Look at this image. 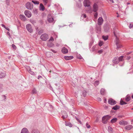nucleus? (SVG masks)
Instances as JSON below:
<instances>
[{"instance_id":"1","label":"nucleus","mask_w":133,"mask_h":133,"mask_svg":"<svg viewBox=\"0 0 133 133\" xmlns=\"http://www.w3.org/2000/svg\"><path fill=\"white\" fill-rule=\"evenodd\" d=\"M47 20L50 23H54L55 21L54 19L53 16L50 14L48 16Z\"/></svg>"},{"instance_id":"2","label":"nucleus","mask_w":133,"mask_h":133,"mask_svg":"<svg viewBox=\"0 0 133 133\" xmlns=\"http://www.w3.org/2000/svg\"><path fill=\"white\" fill-rule=\"evenodd\" d=\"M25 6L26 8L28 10H31L33 9V5L30 2H27L25 4Z\"/></svg>"},{"instance_id":"3","label":"nucleus","mask_w":133,"mask_h":133,"mask_svg":"<svg viewBox=\"0 0 133 133\" xmlns=\"http://www.w3.org/2000/svg\"><path fill=\"white\" fill-rule=\"evenodd\" d=\"M110 117L111 116L108 115L103 116L102 118L103 123L104 124L107 123L108 120L110 118Z\"/></svg>"},{"instance_id":"4","label":"nucleus","mask_w":133,"mask_h":133,"mask_svg":"<svg viewBox=\"0 0 133 133\" xmlns=\"http://www.w3.org/2000/svg\"><path fill=\"white\" fill-rule=\"evenodd\" d=\"M41 39L43 41H46L49 38L48 35L46 34L42 35L40 37Z\"/></svg>"},{"instance_id":"5","label":"nucleus","mask_w":133,"mask_h":133,"mask_svg":"<svg viewBox=\"0 0 133 133\" xmlns=\"http://www.w3.org/2000/svg\"><path fill=\"white\" fill-rule=\"evenodd\" d=\"M24 14L26 17L28 18H30L32 15L31 12L29 10H26L24 12Z\"/></svg>"},{"instance_id":"6","label":"nucleus","mask_w":133,"mask_h":133,"mask_svg":"<svg viewBox=\"0 0 133 133\" xmlns=\"http://www.w3.org/2000/svg\"><path fill=\"white\" fill-rule=\"evenodd\" d=\"M26 28L27 30L30 32L31 33L33 32V30L30 24H27L26 25Z\"/></svg>"},{"instance_id":"7","label":"nucleus","mask_w":133,"mask_h":133,"mask_svg":"<svg viewBox=\"0 0 133 133\" xmlns=\"http://www.w3.org/2000/svg\"><path fill=\"white\" fill-rule=\"evenodd\" d=\"M84 6L85 7H89L90 6V2L89 0H84L83 2Z\"/></svg>"},{"instance_id":"8","label":"nucleus","mask_w":133,"mask_h":133,"mask_svg":"<svg viewBox=\"0 0 133 133\" xmlns=\"http://www.w3.org/2000/svg\"><path fill=\"white\" fill-rule=\"evenodd\" d=\"M108 103L111 105H114L116 103V102L112 98H110L109 99Z\"/></svg>"},{"instance_id":"9","label":"nucleus","mask_w":133,"mask_h":133,"mask_svg":"<svg viewBox=\"0 0 133 133\" xmlns=\"http://www.w3.org/2000/svg\"><path fill=\"white\" fill-rule=\"evenodd\" d=\"M110 26L108 24H106L104 25V29L105 32H108Z\"/></svg>"},{"instance_id":"10","label":"nucleus","mask_w":133,"mask_h":133,"mask_svg":"<svg viewBox=\"0 0 133 133\" xmlns=\"http://www.w3.org/2000/svg\"><path fill=\"white\" fill-rule=\"evenodd\" d=\"M103 20L102 17H99L98 19V23L99 25H101L103 23Z\"/></svg>"},{"instance_id":"11","label":"nucleus","mask_w":133,"mask_h":133,"mask_svg":"<svg viewBox=\"0 0 133 133\" xmlns=\"http://www.w3.org/2000/svg\"><path fill=\"white\" fill-rule=\"evenodd\" d=\"M119 124L121 125H127L128 123L127 121L122 120L119 122Z\"/></svg>"},{"instance_id":"12","label":"nucleus","mask_w":133,"mask_h":133,"mask_svg":"<svg viewBox=\"0 0 133 133\" xmlns=\"http://www.w3.org/2000/svg\"><path fill=\"white\" fill-rule=\"evenodd\" d=\"M98 6L97 5L96 3H95L93 6V11L96 12L98 9Z\"/></svg>"},{"instance_id":"13","label":"nucleus","mask_w":133,"mask_h":133,"mask_svg":"<svg viewBox=\"0 0 133 133\" xmlns=\"http://www.w3.org/2000/svg\"><path fill=\"white\" fill-rule=\"evenodd\" d=\"M62 118H67L68 117V115L66 113V112L64 111H63L62 112Z\"/></svg>"},{"instance_id":"14","label":"nucleus","mask_w":133,"mask_h":133,"mask_svg":"<svg viewBox=\"0 0 133 133\" xmlns=\"http://www.w3.org/2000/svg\"><path fill=\"white\" fill-rule=\"evenodd\" d=\"M133 127V126L132 125H130L125 126L124 129L127 130H129L131 129Z\"/></svg>"},{"instance_id":"15","label":"nucleus","mask_w":133,"mask_h":133,"mask_svg":"<svg viewBox=\"0 0 133 133\" xmlns=\"http://www.w3.org/2000/svg\"><path fill=\"white\" fill-rule=\"evenodd\" d=\"M113 62L115 64H117L119 62V61L118 59V57H115L113 60Z\"/></svg>"},{"instance_id":"16","label":"nucleus","mask_w":133,"mask_h":133,"mask_svg":"<svg viewBox=\"0 0 133 133\" xmlns=\"http://www.w3.org/2000/svg\"><path fill=\"white\" fill-rule=\"evenodd\" d=\"M21 133H29V132L27 129L24 128L22 129Z\"/></svg>"},{"instance_id":"17","label":"nucleus","mask_w":133,"mask_h":133,"mask_svg":"<svg viewBox=\"0 0 133 133\" xmlns=\"http://www.w3.org/2000/svg\"><path fill=\"white\" fill-rule=\"evenodd\" d=\"M64 58L66 60H68L73 59L74 58V57L72 56H64Z\"/></svg>"},{"instance_id":"18","label":"nucleus","mask_w":133,"mask_h":133,"mask_svg":"<svg viewBox=\"0 0 133 133\" xmlns=\"http://www.w3.org/2000/svg\"><path fill=\"white\" fill-rule=\"evenodd\" d=\"M62 51L64 54H66L68 53V50L66 48L63 47L62 49Z\"/></svg>"},{"instance_id":"19","label":"nucleus","mask_w":133,"mask_h":133,"mask_svg":"<svg viewBox=\"0 0 133 133\" xmlns=\"http://www.w3.org/2000/svg\"><path fill=\"white\" fill-rule=\"evenodd\" d=\"M6 73L4 72L0 73V78H3L6 76Z\"/></svg>"},{"instance_id":"20","label":"nucleus","mask_w":133,"mask_h":133,"mask_svg":"<svg viewBox=\"0 0 133 133\" xmlns=\"http://www.w3.org/2000/svg\"><path fill=\"white\" fill-rule=\"evenodd\" d=\"M114 35H115V36H116V45H117V48H120V47H121V45L120 46H119L118 45V39L117 38V37L116 36V35L115 34V32H114Z\"/></svg>"},{"instance_id":"21","label":"nucleus","mask_w":133,"mask_h":133,"mask_svg":"<svg viewBox=\"0 0 133 133\" xmlns=\"http://www.w3.org/2000/svg\"><path fill=\"white\" fill-rule=\"evenodd\" d=\"M19 17L22 21H25L26 20V18L24 15H21L19 16Z\"/></svg>"},{"instance_id":"22","label":"nucleus","mask_w":133,"mask_h":133,"mask_svg":"<svg viewBox=\"0 0 133 133\" xmlns=\"http://www.w3.org/2000/svg\"><path fill=\"white\" fill-rule=\"evenodd\" d=\"M45 9L42 3H41L40 5L39 9L40 10L43 11Z\"/></svg>"},{"instance_id":"23","label":"nucleus","mask_w":133,"mask_h":133,"mask_svg":"<svg viewBox=\"0 0 133 133\" xmlns=\"http://www.w3.org/2000/svg\"><path fill=\"white\" fill-rule=\"evenodd\" d=\"M32 11L34 15H37L38 13V9L35 8H34L33 9Z\"/></svg>"},{"instance_id":"24","label":"nucleus","mask_w":133,"mask_h":133,"mask_svg":"<svg viewBox=\"0 0 133 133\" xmlns=\"http://www.w3.org/2000/svg\"><path fill=\"white\" fill-rule=\"evenodd\" d=\"M97 32L98 33H100L101 30V27L100 26H97L96 28Z\"/></svg>"},{"instance_id":"25","label":"nucleus","mask_w":133,"mask_h":133,"mask_svg":"<svg viewBox=\"0 0 133 133\" xmlns=\"http://www.w3.org/2000/svg\"><path fill=\"white\" fill-rule=\"evenodd\" d=\"M120 108V107L119 106L116 105L115 106L113 107L112 108V109L115 110H116L119 109Z\"/></svg>"},{"instance_id":"26","label":"nucleus","mask_w":133,"mask_h":133,"mask_svg":"<svg viewBox=\"0 0 133 133\" xmlns=\"http://www.w3.org/2000/svg\"><path fill=\"white\" fill-rule=\"evenodd\" d=\"M100 92L101 95H103L105 94V91L104 89L103 88L101 89V90Z\"/></svg>"},{"instance_id":"27","label":"nucleus","mask_w":133,"mask_h":133,"mask_svg":"<svg viewBox=\"0 0 133 133\" xmlns=\"http://www.w3.org/2000/svg\"><path fill=\"white\" fill-rule=\"evenodd\" d=\"M97 16H98L97 13V12H96L94 14V21L95 22H96L97 21Z\"/></svg>"},{"instance_id":"28","label":"nucleus","mask_w":133,"mask_h":133,"mask_svg":"<svg viewBox=\"0 0 133 133\" xmlns=\"http://www.w3.org/2000/svg\"><path fill=\"white\" fill-rule=\"evenodd\" d=\"M88 7V9L87 10V11L89 13H91L92 12V9L91 7L90 6Z\"/></svg>"},{"instance_id":"29","label":"nucleus","mask_w":133,"mask_h":133,"mask_svg":"<svg viewBox=\"0 0 133 133\" xmlns=\"http://www.w3.org/2000/svg\"><path fill=\"white\" fill-rule=\"evenodd\" d=\"M117 120V118H115L112 119L111 120V122L112 123H113L116 122Z\"/></svg>"},{"instance_id":"30","label":"nucleus","mask_w":133,"mask_h":133,"mask_svg":"<svg viewBox=\"0 0 133 133\" xmlns=\"http://www.w3.org/2000/svg\"><path fill=\"white\" fill-rule=\"evenodd\" d=\"M51 54V53L49 52H46V55L48 57L50 56Z\"/></svg>"},{"instance_id":"31","label":"nucleus","mask_w":133,"mask_h":133,"mask_svg":"<svg viewBox=\"0 0 133 133\" xmlns=\"http://www.w3.org/2000/svg\"><path fill=\"white\" fill-rule=\"evenodd\" d=\"M65 125L70 127H71L72 126V124L70 122H66L65 123Z\"/></svg>"},{"instance_id":"32","label":"nucleus","mask_w":133,"mask_h":133,"mask_svg":"<svg viewBox=\"0 0 133 133\" xmlns=\"http://www.w3.org/2000/svg\"><path fill=\"white\" fill-rule=\"evenodd\" d=\"M48 110L50 111H52L53 110V108L52 106V105H49V107L48 108Z\"/></svg>"},{"instance_id":"33","label":"nucleus","mask_w":133,"mask_h":133,"mask_svg":"<svg viewBox=\"0 0 133 133\" xmlns=\"http://www.w3.org/2000/svg\"><path fill=\"white\" fill-rule=\"evenodd\" d=\"M48 45L50 47H51L53 46L54 44L51 42H48Z\"/></svg>"},{"instance_id":"34","label":"nucleus","mask_w":133,"mask_h":133,"mask_svg":"<svg viewBox=\"0 0 133 133\" xmlns=\"http://www.w3.org/2000/svg\"><path fill=\"white\" fill-rule=\"evenodd\" d=\"M29 73H30V74L32 75H35L36 74V72H34L31 71V70H30L29 71Z\"/></svg>"},{"instance_id":"35","label":"nucleus","mask_w":133,"mask_h":133,"mask_svg":"<svg viewBox=\"0 0 133 133\" xmlns=\"http://www.w3.org/2000/svg\"><path fill=\"white\" fill-rule=\"evenodd\" d=\"M130 99V97L128 96H127L125 98V100L127 102L129 101Z\"/></svg>"},{"instance_id":"36","label":"nucleus","mask_w":133,"mask_h":133,"mask_svg":"<svg viewBox=\"0 0 133 133\" xmlns=\"http://www.w3.org/2000/svg\"><path fill=\"white\" fill-rule=\"evenodd\" d=\"M32 2L35 4H38L39 3V2L36 1L32 0Z\"/></svg>"},{"instance_id":"37","label":"nucleus","mask_w":133,"mask_h":133,"mask_svg":"<svg viewBox=\"0 0 133 133\" xmlns=\"http://www.w3.org/2000/svg\"><path fill=\"white\" fill-rule=\"evenodd\" d=\"M102 37H103V39L104 40H106L108 39V36H102Z\"/></svg>"},{"instance_id":"38","label":"nucleus","mask_w":133,"mask_h":133,"mask_svg":"<svg viewBox=\"0 0 133 133\" xmlns=\"http://www.w3.org/2000/svg\"><path fill=\"white\" fill-rule=\"evenodd\" d=\"M44 5L46 4L48 2V0H42Z\"/></svg>"},{"instance_id":"39","label":"nucleus","mask_w":133,"mask_h":133,"mask_svg":"<svg viewBox=\"0 0 133 133\" xmlns=\"http://www.w3.org/2000/svg\"><path fill=\"white\" fill-rule=\"evenodd\" d=\"M99 84V82L98 81H96L94 83V85L95 86L98 85Z\"/></svg>"},{"instance_id":"40","label":"nucleus","mask_w":133,"mask_h":133,"mask_svg":"<svg viewBox=\"0 0 133 133\" xmlns=\"http://www.w3.org/2000/svg\"><path fill=\"white\" fill-rule=\"evenodd\" d=\"M123 56H121L119 57L118 58V59L119 61H119H122L123 59Z\"/></svg>"},{"instance_id":"41","label":"nucleus","mask_w":133,"mask_h":133,"mask_svg":"<svg viewBox=\"0 0 133 133\" xmlns=\"http://www.w3.org/2000/svg\"><path fill=\"white\" fill-rule=\"evenodd\" d=\"M86 17V15L85 14H83L82 15V16L81 17V18L82 19H83L84 18H85Z\"/></svg>"},{"instance_id":"42","label":"nucleus","mask_w":133,"mask_h":133,"mask_svg":"<svg viewBox=\"0 0 133 133\" xmlns=\"http://www.w3.org/2000/svg\"><path fill=\"white\" fill-rule=\"evenodd\" d=\"M108 130L110 132H112L113 131V129L110 127H108Z\"/></svg>"},{"instance_id":"43","label":"nucleus","mask_w":133,"mask_h":133,"mask_svg":"<svg viewBox=\"0 0 133 133\" xmlns=\"http://www.w3.org/2000/svg\"><path fill=\"white\" fill-rule=\"evenodd\" d=\"M32 133H40L39 131L37 130H33Z\"/></svg>"},{"instance_id":"44","label":"nucleus","mask_w":133,"mask_h":133,"mask_svg":"<svg viewBox=\"0 0 133 133\" xmlns=\"http://www.w3.org/2000/svg\"><path fill=\"white\" fill-rule=\"evenodd\" d=\"M120 104L121 105H123L126 104L127 103L121 100L120 101Z\"/></svg>"},{"instance_id":"45","label":"nucleus","mask_w":133,"mask_h":133,"mask_svg":"<svg viewBox=\"0 0 133 133\" xmlns=\"http://www.w3.org/2000/svg\"><path fill=\"white\" fill-rule=\"evenodd\" d=\"M86 91L85 90H84L82 92V95L84 96H85L86 94Z\"/></svg>"},{"instance_id":"46","label":"nucleus","mask_w":133,"mask_h":133,"mask_svg":"<svg viewBox=\"0 0 133 133\" xmlns=\"http://www.w3.org/2000/svg\"><path fill=\"white\" fill-rule=\"evenodd\" d=\"M54 41V39L52 37H51L49 40V42H52Z\"/></svg>"},{"instance_id":"47","label":"nucleus","mask_w":133,"mask_h":133,"mask_svg":"<svg viewBox=\"0 0 133 133\" xmlns=\"http://www.w3.org/2000/svg\"><path fill=\"white\" fill-rule=\"evenodd\" d=\"M32 93L33 94H36V89H34L32 91Z\"/></svg>"},{"instance_id":"48","label":"nucleus","mask_w":133,"mask_h":133,"mask_svg":"<svg viewBox=\"0 0 133 133\" xmlns=\"http://www.w3.org/2000/svg\"><path fill=\"white\" fill-rule=\"evenodd\" d=\"M43 32V30H39L38 32V33L39 34H40Z\"/></svg>"},{"instance_id":"49","label":"nucleus","mask_w":133,"mask_h":133,"mask_svg":"<svg viewBox=\"0 0 133 133\" xmlns=\"http://www.w3.org/2000/svg\"><path fill=\"white\" fill-rule=\"evenodd\" d=\"M86 126L87 128H89L90 127V125L88 124V123H87L86 124Z\"/></svg>"},{"instance_id":"50","label":"nucleus","mask_w":133,"mask_h":133,"mask_svg":"<svg viewBox=\"0 0 133 133\" xmlns=\"http://www.w3.org/2000/svg\"><path fill=\"white\" fill-rule=\"evenodd\" d=\"M26 69L28 72H29V70H31L29 66H27L26 67Z\"/></svg>"},{"instance_id":"51","label":"nucleus","mask_w":133,"mask_h":133,"mask_svg":"<svg viewBox=\"0 0 133 133\" xmlns=\"http://www.w3.org/2000/svg\"><path fill=\"white\" fill-rule=\"evenodd\" d=\"M12 47L14 49H16V46L14 44L12 45Z\"/></svg>"},{"instance_id":"52","label":"nucleus","mask_w":133,"mask_h":133,"mask_svg":"<svg viewBox=\"0 0 133 133\" xmlns=\"http://www.w3.org/2000/svg\"><path fill=\"white\" fill-rule=\"evenodd\" d=\"M103 42H100L99 43V45L100 46H101L103 44Z\"/></svg>"},{"instance_id":"53","label":"nucleus","mask_w":133,"mask_h":133,"mask_svg":"<svg viewBox=\"0 0 133 133\" xmlns=\"http://www.w3.org/2000/svg\"><path fill=\"white\" fill-rule=\"evenodd\" d=\"M103 50H100L98 51V53L100 54H101L103 52Z\"/></svg>"},{"instance_id":"54","label":"nucleus","mask_w":133,"mask_h":133,"mask_svg":"<svg viewBox=\"0 0 133 133\" xmlns=\"http://www.w3.org/2000/svg\"><path fill=\"white\" fill-rule=\"evenodd\" d=\"M30 22L32 24H34V23H35V21L33 20H30Z\"/></svg>"},{"instance_id":"55","label":"nucleus","mask_w":133,"mask_h":133,"mask_svg":"<svg viewBox=\"0 0 133 133\" xmlns=\"http://www.w3.org/2000/svg\"><path fill=\"white\" fill-rule=\"evenodd\" d=\"M133 27V24H130L129 27L131 29Z\"/></svg>"},{"instance_id":"56","label":"nucleus","mask_w":133,"mask_h":133,"mask_svg":"<svg viewBox=\"0 0 133 133\" xmlns=\"http://www.w3.org/2000/svg\"><path fill=\"white\" fill-rule=\"evenodd\" d=\"M3 90L2 88V87L0 85V92L2 91Z\"/></svg>"},{"instance_id":"57","label":"nucleus","mask_w":133,"mask_h":133,"mask_svg":"<svg viewBox=\"0 0 133 133\" xmlns=\"http://www.w3.org/2000/svg\"><path fill=\"white\" fill-rule=\"evenodd\" d=\"M108 106H105L104 107V108L105 109H108Z\"/></svg>"},{"instance_id":"58","label":"nucleus","mask_w":133,"mask_h":133,"mask_svg":"<svg viewBox=\"0 0 133 133\" xmlns=\"http://www.w3.org/2000/svg\"><path fill=\"white\" fill-rule=\"evenodd\" d=\"M42 77L41 76H38V79H39L41 78H42Z\"/></svg>"},{"instance_id":"59","label":"nucleus","mask_w":133,"mask_h":133,"mask_svg":"<svg viewBox=\"0 0 133 133\" xmlns=\"http://www.w3.org/2000/svg\"><path fill=\"white\" fill-rule=\"evenodd\" d=\"M98 99L99 101H101V98H98Z\"/></svg>"},{"instance_id":"60","label":"nucleus","mask_w":133,"mask_h":133,"mask_svg":"<svg viewBox=\"0 0 133 133\" xmlns=\"http://www.w3.org/2000/svg\"><path fill=\"white\" fill-rule=\"evenodd\" d=\"M104 103H106V101H107V100H106V99H105H105H104Z\"/></svg>"},{"instance_id":"61","label":"nucleus","mask_w":133,"mask_h":133,"mask_svg":"<svg viewBox=\"0 0 133 133\" xmlns=\"http://www.w3.org/2000/svg\"><path fill=\"white\" fill-rule=\"evenodd\" d=\"M111 2H112V3H114V1L113 0H109Z\"/></svg>"},{"instance_id":"62","label":"nucleus","mask_w":133,"mask_h":133,"mask_svg":"<svg viewBox=\"0 0 133 133\" xmlns=\"http://www.w3.org/2000/svg\"><path fill=\"white\" fill-rule=\"evenodd\" d=\"M2 27L4 28H5V26L4 25V24H2Z\"/></svg>"},{"instance_id":"63","label":"nucleus","mask_w":133,"mask_h":133,"mask_svg":"<svg viewBox=\"0 0 133 133\" xmlns=\"http://www.w3.org/2000/svg\"><path fill=\"white\" fill-rule=\"evenodd\" d=\"M78 58L79 59H81L82 58V57L80 56Z\"/></svg>"},{"instance_id":"64","label":"nucleus","mask_w":133,"mask_h":133,"mask_svg":"<svg viewBox=\"0 0 133 133\" xmlns=\"http://www.w3.org/2000/svg\"><path fill=\"white\" fill-rule=\"evenodd\" d=\"M59 45V44H58V43H57L56 44V46H58Z\"/></svg>"}]
</instances>
